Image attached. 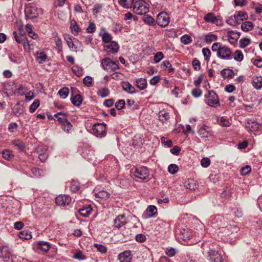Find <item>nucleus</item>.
<instances>
[{
    "mask_svg": "<svg viewBox=\"0 0 262 262\" xmlns=\"http://www.w3.org/2000/svg\"><path fill=\"white\" fill-rule=\"evenodd\" d=\"M103 69L108 72H112L119 68L118 61H114L110 58H105L101 61Z\"/></svg>",
    "mask_w": 262,
    "mask_h": 262,
    "instance_id": "obj_1",
    "label": "nucleus"
},
{
    "mask_svg": "<svg viewBox=\"0 0 262 262\" xmlns=\"http://www.w3.org/2000/svg\"><path fill=\"white\" fill-rule=\"evenodd\" d=\"M148 4L142 0H138L135 2L133 6L134 12L139 15H143L148 11Z\"/></svg>",
    "mask_w": 262,
    "mask_h": 262,
    "instance_id": "obj_2",
    "label": "nucleus"
},
{
    "mask_svg": "<svg viewBox=\"0 0 262 262\" xmlns=\"http://www.w3.org/2000/svg\"><path fill=\"white\" fill-rule=\"evenodd\" d=\"M0 257H3L5 262H14V256L11 255L8 247L6 246H0Z\"/></svg>",
    "mask_w": 262,
    "mask_h": 262,
    "instance_id": "obj_3",
    "label": "nucleus"
},
{
    "mask_svg": "<svg viewBox=\"0 0 262 262\" xmlns=\"http://www.w3.org/2000/svg\"><path fill=\"white\" fill-rule=\"evenodd\" d=\"M169 21L170 18L166 12H161L157 16L156 23L161 27H166Z\"/></svg>",
    "mask_w": 262,
    "mask_h": 262,
    "instance_id": "obj_4",
    "label": "nucleus"
},
{
    "mask_svg": "<svg viewBox=\"0 0 262 262\" xmlns=\"http://www.w3.org/2000/svg\"><path fill=\"white\" fill-rule=\"evenodd\" d=\"M207 103L211 107H217L220 105L219 101L216 94L213 91H208V95L206 96Z\"/></svg>",
    "mask_w": 262,
    "mask_h": 262,
    "instance_id": "obj_5",
    "label": "nucleus"
},
{
    "mask_svg": "<svg viewBox=\"0 0 262 262\" xmlns=\"http://www.w3.org/2000/svg\"><path fill=\"white\" fill-rule=\"evenodd\" d=\"M149 171L148 169L144 166L136 168L134 172V176L136 178L144 180L148 178Z\"/></svg>",
    "mask_w": 262,
    "mask_h": 262,
    "instance_id": "obj_6",
    "label": "nucleus"
},
{
    "mask_svg": "<svg viewBox=\"0 0 262 262\" xmlns=\"http://www.w3.org/2000/svg\"><path fill=\"white\" fill-rule=\"evenodd\" d=\"M204 20L207 23H209L216 25V26H221L222 20L220 16H216L213 13H208L204 17Z\"/></svg>",
    "mask_w": 262,
    "mask_h": 262,
    "instance_id": "obj_7",
    "label": "nucleus"
},
{
    "mask_svg": "<svg viewBox=\"0 0 262 262\" xmlns=\"http://www.w3.org/2000/svg\"><path fill=\"white\" fill-rule=\"evenodd\" d=\"M217 56L223 59H229L231 56V51L228 47L222 46L219 53H217Z\"/></svg>",
    "mask_w": 262,
    "mask_h": 262,
    "instance_id": "obj_8",
    "label": "nucleus"
},
{
    "mask_svg": "<svg viewBox=\"0 0 262 262\" xmlns=\"http://www.w3.org/2000/svg\"><path fill=\"white\" fill-rule=\"evenodd\" d=\"M93 133L97 136H105L106 135V126L103 123L95 124L93 127Z\"/></svg>",
    "mask_w": 262,
    "mask_h": 262,
    "instance_id": "obj_9",
    "label": "nucleus"
},
{
    "mask_svg": "<svg viewBox=\"0 0 262 262\" xmlns=\"http://www.w3.org/2000/svg\"><path fill=\"white\" fill-rule=\"evenodd\" d=\"M25 13L26 17L30 19L36 18L38 15L37 8L34 6H28L26 9Z\"/></svg>",
    "mask_w": 262,
    "mask_h": 262,
    "instance_id": "obj_10",
    "label": "nucleus"
},
{
    "mask_svg": "<svg viewBox=\"0 0 262 262\" xmlns=\"http://www.w3.org/2000/svg\"><path fill=\"white\" fill-rule=\"evenodd\" d=\"M71 201V198L67 195H59L56 198V203L58 206H67Z\"/></svg>",
    "mask_w": 262,
    "mask_h": 262,
    "instance_id": "obj_11",
    "label": "nucleus"
},
{
    "mask_svg": "<svg viewBox=\"0 0 262 262\" xmlns=\"http://www.w3.org/2000/svg\"><path fill=\"white\" fill-rule=\"evenodd\" d=\"M67 41L69 48L73 52H77L78 50V48L81 46L80 42L77 39L74 38L73 39L69 38Z\"/></svg>",
    "mask_w": 262,
    "mask_h": 262,
    "instance_id": "obj_12",
    "label": "nucleus"
},
{
    "mask_svg": "<svg viewBox=\"0 0 262 262\" xmlns=\"http://www.w3.org/2000/svg\"><path fill=\"white\" fill-rule=\"evenodd\" d=\"M208 255L212 262H222L223 258L220 254L215 250H210L208 252Z\"/></svg>",
    "mask_w": 262,
    "mask_h": 262,
    "instance_id": "obj_13",
    "label": "nucleus"
},
{
    "mask_svg": "<svg viewBox=\"0 0 262 262\" xmlns=\"http://www.w3.org/2000/svg\"><path fill=\"white\" fill-rule=\"evenodd\" d=\"M198 134L201 138H208L212 135L210 128L206 125H203L200 128Z\"/></svg>",
    "mask_w": 262,
    "mask_h": 262,
    "instance_id": "obj_14",
    "label": "nucleus"
},
{
    "mask_svg": "<svg viewBox=\"0 0 262 262\" xmlns=\"http://www.w3.org/2000/svg\"><path fill=\"white\" fill-rule=\"evenodd\" d=\"M82 156L88 160H92L94 157V151L89 146H85L83 147L81 152Z\"/></svg>",
    "mask_w": 262,
    "mask_h": 262,
    "instance_id": "obj_15",
    "label": "nucleus"
},
{
    "mask_svg": "<svg viewBox=\"0 0 262 262\" xmlns=\"http://www.w3.org/2000/svg\"><path fill=\"white\" fill-rule=\"evenodd\" d=\"M104 48L107 52L114 54L118 52L119 46L116 42L113 41L110 42L108 45H104Z\"/></svg>",
    "mask_w": 262,
    "mask_h": 262,
    "instance_id": "obj_16",
    "label": "nucleus"
},
{
    "mask_svg": "<svg viewBox=\"0 0 262 262\" xmlns=\"http://www.w3.org/2000/svg\"><path fill=\"white\" fill-rule=\"evenodd\" d=\"M239 37L240 34L238 32L233 31H229L227 32L228 39L232 44L235 43Z\"/></svg>",
    "mask_w": 262,
    "mask_h": 262,
    "instance_id": "obj_17",
    "label": "nucleus"
},
{
    "mask_svg": "<svg viewBox=\"0 0 262 262\" xmlns=\"http://www.w3.org/2000/svg\"><path fill=\"white\" fill-rule=\"evenodd\" d=\"M132 258V256L129 251H125L118 255L120 262H130Z\"/></svg>",
    "mask_w": 262,
    "mask_h": 262,
    "instance_id": "obj_18",
    "label": "nucleus"
},
{
    "mask_svg": "<svg viewBox=\"0 0 262 262\" xmlns=\"http://www.w3.org/2000/svg\"><path fill=\"white\" fill-rule=\"evenodd\" d=\"M114 223L116 228H120L125 225L127 222L124 215H119L114 220Z\"/></svg>",
    "mask_w": 262,
    "mask_h": 262,
    "instance_id": "obj_19",
    "label": "nucleus"
},
{
    "mask_svg": "<svg viewBox=\"0 0 262 262\" xmlns=\"http://www.w3.org/2000/svg\"><path fill=\"white\" fill-rule=\"evenodd\" d=\"M51 248V245L46 242L40 241L37 243V248L41 251L47 252Z\"/></svg>",
    "mask_w": 262,
    "mask_h": 262,
    "instance_id": "obj_20",
    "label": "nucleus"
},
{
    "mask_svg": "<svg viewBox=\"0 0 262 262\" xmlns=\"http://www.w3.org/2000/svg\"><path fill=\"white\" fill-rule=\"evenodd\" d=\"M178 235L179 238L184 241H186L189 239L191 237V232H190L188 229H182L180 230Z\"/></svg>",
    "mask_w": 262,
    "mask_h": 262,
    "instance_id": "obj_21",
    "label": "nucleus"
},
{
    "mask_svg": "<svg viewBox=\"0 0 262 262\" xmlns=\"http://www.w3.org/2000/svg\"><path fill=\"white\" fill-rule=\"evenodd\" d=\"M252 85L257 89L259 90L262 87V77L258 76H254L252 78Z\"/></svg>",
    "mask_w": 262,
    "mask_h": 262,
    "instance_id": "obj_22",
    "label": "nucleus"
},
{
    "mask_svg": "<svg viewBox=\"0 0 262 262\" xmlns=\"http://www.w3.org/2000/svg\"><path fill=\"white\" fill-rule=\"evenodd\" d=\"M100 35L102 37V41L105 43H110L111 42V40L112 39V35L108 32H106L104 29L101 30Z\"/></svg>",
    "mask_w": 262,
    "mask_h": 262,
    "instance_id": "obj_23",
    "label": "nucleus"
},
{
    "mask_svg": "<svg viewBox=\"0 0 262 262\" xmlns=\"http://www.w3.org/2000/svg\"><path fill=\"white\" fill-rule=\"evenodd\" d=\"M92 211L90 206H88L78 210V213L83 217H86L89 216Z\"/></svg>",
    "mask_w": 262,
    "mask_h": 262,
    "instance_id": "obj_24",
    "label": "nucleus"
},
{
    "mask_svg": "<svg viewBox=\"0 0 262 262\" xmlns=\"http://www.w3.org/2000/svg\"><path fill=\"white\" fill-rule=\"evenodd\" d=\"M54 117L56 118L57 120L61 124L67 121V114L63 112H59L55 114Z\"/></svg>",
    "mask_w": 262,
    "mask_h": 262,
    "instance_id": "obj_25",
    "label": "nucleus"
},
{
    "mask_svg": "<svg viewBox=\"0 0 262 262\" xmlns=\"http://www.w3.org/2000/svg\"><path fill=\"white\" fill-rule=\"evenodd\" d=\"M70 29L72 33L74 35H76L81 31L80 28L78 26L76 21L74 20L71 21Z\"/></svg>",
    "mask_w": 262,
    "mask_h": 262,
    "instance_id": "obj_26",
    "label": "nucleus"
},
{
    "mask_svg": "<svg viewBox=\"0 0 262 262\" xmlns=\"http://www.w3.org/2000/svg\"><path fill=\"white\" fill-rule=\"evenodd\" d=\"M136 85L141 90H144L147 86L146 79L143 78L137 79L136 80Z\"/></svg>",
    "mask_w": 262,
    "mask_h": 262,
    "instance_id": "obj_27",
    "label": "nucleus"
},
{
    "mask_svg": "<svg viewBox=\"0 0 262 262\" xmlns=\"http://www.w3.org/2000/svg\"><path fill=\"white\" fill-rule=\"evenodd\" d=\"M122 87L128 93L133 94L135 92V88L127 81L123 83Z\"/></svg>",
    "mask_w": 262,
    "mask_h": 262,
    "instance_id": "obj_28",
    "label": "nucleus"
},
{
    "mask_svg": "<svg viewBox=\"0 0 262 262\" xmlns=\"http://www.w3.org/2000/svg\"><path fill=\"white\" fill-rule=\"evenodd\" d=\"M134 0H119V4L124 8H131Z\"/></svg>",
    "mask_w": 262,
    "mask_h": 262,
    "instance_id": "obj_29",
    "label": "nucleus"
},
{
    "mask_svg": "<svg viewBox=\"0 0 262 262\" xmlns=\"http://www.w3.org/2000/svg\"><path fill=\"white\" fill-rule=\"evenodd\" d=\"M158 117L160 121L165 122L169 119V115L165 111L162 110L159 112Z\"/></svg>",
    "mask_w": 262,
    "mask_h": 262,
    "instance_id": "obj_30",
    "label": "nucleus"
},
{
    "mask_svg": "<svg viewBox=\"0 0 262 262\" xmlns=\"http://www.w3.org/2000/svg\"><path fill=\"white\" fill-rule=\"evenodd\" d=\"M36 59L39 63H43L46 61L47 56L44 52L38 51L36 53Z\"/></svg>",
    "mask_w": 262,
    "mask_h": 262,
    "instance_id": "obj_31",
    "label": "nucleus"
},
{
    "mask_svg": "<svg viewBox=\"0 0 262 262\" xmlns=\"http://www.w3.org/2000/svg\"><path fill=\"white\" fill-rule=\"evenodd\" d=\"M96 198H98L103 200H106L110 198V193L104 190H101L95 194Z\"/></svg>",
    "mask_w": 262,
    "mask_h": 262,
    "instance_id": "obj_32",
    "label": "nucleus"
},
{
    "mask_svg": "<svg viewBox=\"0 0 262 262\" xmlns=\"http://www.w3.org/2000/svg\"><path fill=\"white\" fill-rule=\"evenodd\" d=\"M253 28L252 23L251 21H247L243 23L241 25V29L245 32L251 30Z\"/></svg>",
    "mask_w": 262,
    "mask_h": 262,
    "instance_id": "obj_33",
    "label": "nucleus"
},
{
    "mask_svg": "<svg viewBox=\"0 0 262 262\" xmlns=\"http://www.w3.org/2000/svg\"><path fill=\"white\" fill-rule=\"evenodd\" d=\"M221 74L224 78H232L233 76V71L229 69L222 70Z\"/></svg>",
    "mask_w": 262,
    "mask_h": 262,
    "instance_id": "obj_34",
    "label": "nucleus"
},
{
    "mask_svg": "<svg viewBox=\"0 0 262 262\" xmlns=\"http://www.w3.org/2000/svg\"><path fill=\"white\" fill-rule=\"evenodd\" d=\"M19 237L24 239H30L32 238L31 232L28 230H24L19 233Z\"/></svg>",
    "mask_w": 262,
    "mask_h": 262,
    "instance_id": "obj_35",
    "label": "nucleus"
},
{
    "mask_svg": "<svg viewBox=\"0 0 262 262\" xmlns=\"http://www.w3.org/2000/svg\"><path fill=\"white\" fill-rule=\"evenodd\" d=\"M217 122L221 126L228 127L230 125V121L223 117H217Z\"/></svg>",
    "mask_w": 262,
    "mask_h": 262,
    "instance_id": "obj_36",
    "label": "nucleus"
},
{
    "mask_svg": "<svg viewBox=\"0 0 262 262\" xmlns=\"http://www.w3.org/2000/svg\"><path fill=\"white\" fill-rule=\"evenodd\" d=\"M215 221H216V227H217L219 228H224L225 227H226L227 226V222L225 221L224 219H223L221 216H217L215 217Z\"/></svg>",
    "mask_w": 262,
    "mask_h": 262,
    "instance_id": "obj_37",
    "label": "nucleus"
},
{
    "mask_svg": "<svg viewBox=\"0 0 262 262\" xmlns=\"http://www.w3.org/2000/svg\"><path fill=\"white\" fill-rule=\"evenodd\" d=\"M217 39V36L213 33H210L205 36V40L206 43H211L212 41H216Z\"/></svg>",
    "mask_w": 262,
    "mask_h": 262,
    "instance_id": "obj_38",
    "label": "nucleus"
},
{
    "mask_svg": "<svg viewBox=\"0 0 262 262\" xmlns=\"http://www.w3.org/2000/svg\"><path fill=\"white\" fill-rule=\"evenodd\" d=\"M12 144L18 147L20 150H24L25 149V145L23 142L19 139L14 140L12 141Z\"/></svg>",
    "mask_w": 262,
    "mask_h": 262,
    "instance_id": "obj_39",
    "label": "nucleus"
},
{
    "mask_svg": "<svg viewBox=\"0 0 262 262\" xmlns=\"http://www.w3.org/2000/svg\"><path fill=\"white\" fill-rule=\"evenodd\" d=\"M13 35H14L16 41L18 43H23L24 40L26 39V37L25 35H23L22 34L17 35L16 32L15 31L13 32Z\"/></svg>",
    "mask_w": 262,
    "mask_h": 262,
    "instance_id": "obj_40",
    "label": "nucleus"
},
{
    "mask_svg": "<svg viewBox=\"0 0 262 262\" xmlns=\"http://www.w3.org/2000/svg\"><path fill=\"white\" fill-rule=\"evenodd\" d=\"M82 98L81 96L78 94L75 95L73 98H72V102L73 105L75 106H79L82 103Z\"/></svg>",
    "mask_w": 262,
    "mask_h": 262,
    "instance_id": "obj_41",
    "label": "nucleus"
},
{
    "mask_svg": "<svg viewBox=\"0 0 262 262\" xmlns=\"http://www.w3.org/2000/svg\"><path fill=\"white\" fill-rule=\"evenodd\" d=\"M251 40L248 38H241L239 41V47L242 49H244L247 47L250 43Z\"/></svg>",
    "mask_w": 262,
    "mask_h": 262,
    "instance_id": "obj_42",
    "label": "nucleus"
},
{
    "mask_svg": "<svg viewBox=\"0 0 262 262\" xmlns=\"http://www.w3.org/2000/svg\"><path fill=\"white\" fill-rule=\"evenodd\" d=\"M72 70L73 72L78 77L82 76L83 74V70L82 68L78 66H73L72 68Z\"/></svg>",
    "mask_w": 262,
    "mask_h": 262,
    "instance_id": "obj_43",
    "label": "nucleus"
},
{
    "mask_svg": "<svg viewBox=\"0 0 262 262\" xmlns=\"http://www.w3.org/2000/svg\"><path fill=\"white\" fill-rule=\"evenodd\" d=\"M234 17L236 21H238L246 19L247 15L246 13L240 11L238 12L237 14H234Z\"/></svg>",
    "mask_w": 262,
    "mask_h": 262,
    "instance_id": "obj_44",
    "label": "nucleus"
},
{
    "mask_svg": "<svg viewBox=\"0 0 262 262\" xmlns=\"http://www.w3.org/2000/svg\"><path fill=\"white\" fill-rule=\"evenodd\" d=\"M72 127V125L68 120L62 124V129L68 133H70V131L71 130Z\"/></svg>",
    "mask_w": 262,
    "mask_h": 262,
    "instance_id": "obj_45",
    "label": "nucleus"
},
{
    "mask_svg": "<svg viewBox=\"0 0 262 262\" xmlns=\"http://www.w3.org/2000/svg\"><path fill=\"white\" fill-rule=\"evenodd\" d=\"M146 212L148 217H152L156 213L157 208L154 206H150L147 208Z\"/></svg>",
    "mask_w": 262,
    "mask_h": 262,
    "instance_id": "obj_46",
    "label": "nucleus"
},
{
    "mask_svg": "<svg viewBox=\"0 0 262 262\" xmlns=\"http://www.w3.org/2000/svg\"><path fill=\"white\" fill-rule=\"evenodd\" d=\"M69 92V91L67 88H63L59 91L58 94L61 98L65 99L67 97Z\"/></svg>",
    "mask_w": 262,
    "mask_h": 262,
    "instance_id": "obj_47",
    "label": "nucleus"
},
{
    "mask_svg": "<svg viewBox=\"0 0 262 262\" xmlns=\"http://www.w3.org/2000/svg\"><path fill=\"white\" fill-rule=\"evenodd\" d=\"M40 104L39 100L36 99L30 106L29 110L31 113H33L39 107Z\"/></svg>",
    "mask_w": 262,
    "mask_h": 262,
    "instance_id": "obj_48",
    "label": "nucleus"
},
{
    "mask_svg": "<svg viewBox=\"0 0 262 262\" xmlns=\"http://www.w3.org/2000/svg\"><path fill=\"white\" fill-rule=\"evenodd\" d=\"M244 58L243 54L241 51L236 50L234 54V59L237 61H241Z\"/></svg>",
    "mask_w": 262,
    "mask_h": 262,
    "instance_id": "obj_49",
    "label": "nucleus"
},
{
    "mask_svg": "<svg viewBox=\"0 0 262 262\" xmlns=\"http://www.w3.org/2000/svg\"><path fill=\"white\" fill-rule=\"evenodd\" d=\"M179 170V167L177 165L174 164H171L168 167V172L171 174H175L178 172Z\"/></svg>",
    "mask_w": 262,
    "mask_h": 262,
    "instance_id": "obj_50",
    "label": "nucleus"
},
{
    "mask_svg": "<svg viewBox=\"0 0 262 262\" xmlns=\"http://www.w3.org/2000/svg\"><path fill=\"white\" fill-rule=\"evenodd\" d=\"M94 247L97 250L102 254H105L107 252V248L103 245L95 244Z\"/></svg>",
    "mask_w": 262,
    "mask_h": 262,
    "instance_id": "obj_51",
    "label": "nucleus"
},
{
    "mask_svg": "<svg viewBox=\"0 0 262 262\" xmlns=\"http://www.w3.org/2000/svg\"><path fill=\"white\" fill-rule=\"evenodd\" d=\"M110 92L107 88H103L101 90H99L97 94L99 96L101 97H105L109 95Z\"/></svg>",
    "mask_w": 262,
    "mask_h": 262,
    "instance_id": "obj_52",
    "label": "nucleus"
},
{
    "mask_svg": "<svg viewBox=\"0 0 262 262\" xmlns=\"http://www.w3.org/2000/svg\"><path fill=\"white\" fill-rule=\"evenodd\" d=\"M143 21L149 25H154L155 24V19L149 15L144 16Z\"/></svg>",
    "mask_w": 262,
    "mask_h": 262,
    "instance_id": "obj_53",
    "label": "nucleus"
},
{
    "mask_svg": "<svg viewBox=\"0 0 262 262\" xmlns=\"http://www.w3.org/2000/svg\"><path fill=\"white\" fill-rule=\"evenodd\" d=\"M181 41L184 45H188L192 41V39L190 36L184 35L181 37Z\"/></svg>",
    "mask_w": 262,
    "mask_h": 262,
    "instance_id": "obj_54",
    "label": "nucleus"
},
{
    "mask_svg": "<svg viewBox=\"0 0 262 262\" xmlns=\"http://www.w3.org/2000/svg\"><path fill=\"white\" fill-rule=\"evenodd\" d=\"M202 53L205 60L208 61L211 55V52L207 48H205L202 49Z\"/></svg>",
    "mask_w": 262,
    "mask_h": 262,
    "instance_id": "obj_55",
    "label": "nucleus"
},
{
    "mask_svg": "<svg viewBox=\"0 0 262 262\" xmlns=\"http://www.w3.org/2000/svg\"><path fill=\"white\" fill-rule=\"evenodd\" d=\"M3 157L6 160H10L13 157V155L10 150H4L3 151Z\"/></svg>",
    "mask_w": 262,
    "mask_h": 262,
    "instance_id": "obj_56",
    "label": "nucleus"
},
{
    "mask_svg": "<svg viewBox=\"0 0 262 262\" xmlns=\"http://www.w3.org/2000/svg\"><path fill=\"white\" fill-rule=\"evenodd\" d=\"M93 79L92 77L89 76H86L83 79V82L86 86H90L92 84Z\"/></svg>",
    "mask_w": 262,
    "mask_h": 262,
    "instance_id": "obj_57",
    "label": "nucleus"
},
{
    "mask_svg": "<svg viewBox=\"0 0 262 262\" xmlns=\"http://www.w3.org/2000/svg\"><path fill=\"white\" fill-rule=\"evenodd\" d=\"M164 58L163 54L161 52H157L154 56V62L158 63Z\"/></svg>",
    "mask_w": 262,
    "mask_h": 262,
    "instance_id": "obj_58",
    "label": "nucleus"
},
{
    "mask_svg": "<svg viewBox=\"0 0 262 262\" xmlns=\"http://www.w3.org/2000/svg\"><path fill=\"white\" fill-rule=\"evenodd\" d=\"M73 257L79 260H83L85 258V255L80 250L77 251L74 254Z\"/></svg>",
    "mask_w": 262,
    "mask_h": 262,
    "instance_id": "obj_59",
    "label": "nucleus"
},
{
    "mask_svg": "<svg viewBox=\"0 0 262 262\" xmlns=\"http://www.w3.org/2000/svg\"><path fill=\"white\" fill-rule=\"evenodd\" d=\"M202 167L206 168L208 167L210 164V160L208 158H203L201 161Z\"/></svg>",
    "mask_w": 262,
    "mask_h": 262,
    "instance_id": "obj_60",
    "label": "nucleus"
},
{
    "mask_svg": "<svg viewBox=\"0 0 262 262\" xmlns=\"http://www.w3.org/2000/svg\"><path fill=\"white\" fill-rule=\"evenodd\" d=\"M251 169L249 166H246L241 169V173L243 176H246L251 172Z\"/></svg>",
    "mask_w": 262,
    "mask_h": 262,
    "instance_id": "obj_61",
    "label": "nucleus"
},
{
    "mask_svg": "<svg viewBox=\"0 0 262 262\" xmlns=\"http://www.w3.org/2000/svg\"><path fill=\"white\" fill-rule=\"evenodd\" d=\"M35 97L33 92L30 91L25 94V100L26 102L30 101Z\"/></svg>",
    "mask_w": 262,
    "mask_h": 262,
    "instance_id": "obj_62",
    "label": "nucleus"
},
{
    "mask_svg": "<svg viewBox=\"0 0 262 262\" xmlns=\"http://www.w3.org/2000/svg\"><path fill=\"white\" fill-rule=\"evenodd\" d=\"M202 90L199 88H195L192 90L191 94L194 97H199L202 95Z\"/></svg>",
    "mask_w": 262,
    "mask_h": 262,
    "instance_id": "obj_63",
    "label": "nucleus"
},
{
    "mask_svg": "<svg viewBox=\"0 0 262 262\" xmlns=\"http://www.w3.org/2000/svg\"><path fill=\"white\" fill-rule=\"evenodd\" d=\"M16 90L18 93L20 95L25 94L27 91V88L23 85H19L18 88H16Z\"/></svg>",
    "mask_w": 262,
    "mask_h": 262,
    "instance_id": "obj_64",
    "label": "nucleus"
}]
</instances>
